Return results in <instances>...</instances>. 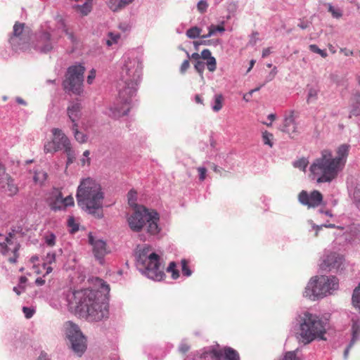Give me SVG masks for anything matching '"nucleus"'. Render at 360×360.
I'll use <instances>...</instances> for the list:
<instances>
[{"mask_svg": "<svg viewBox=\"0 0 360 360\" xmlns=\"http://www.w3.org/2000/svg\"><path fill=\"white\" fill-rule=\"evenodd\" d=\"M352 338L350 344L345 350L344 356L347 358L349 354V350L352 347V345L360 338V321L352 320Z\"/></svg>", "mask_w": 360, "mask_h": 360, "instance_id": "393cba45", "label": "nucleus"}, {"mask_svg": "<svg viewBox=\"0 0 360 360\" xmlns=\"http://www.w3.org/2000/svg\"><path fill=\"white\" fill-rule=\"evenodd\" d=\"M277 73L276 68L274 67L269 75L268 82L272 80Z\"/></svg>", "mask_w": 360, "mask_h": 360, "instance_id": "338daca9", "label": "nucleus"}, {"mask_svg": "<svg viewBox=\"0 0 360 360\" xmlns=\"http://www.w3.org/2000/svg\"><path fill=\"white\" fill-rule=\"evenodd\" d=\"M76 198L78 205L83 210L96 218L103 217L105 193L98 181L91 177L81 179Z\"/></svg>", "mask_w": 360, "mask_h": 360, "instance_id": "7ed1b4c3", "label": "nucleus"}, {"mask_svg": "<svg viewBox=\"0 0 360 360\" xmlns=\"http://www.w3.org/2000/svg\"><path fill=\"white\" fill-rule=\"evenodd\" d=\"M121 36L119 33H114L110 32L108 33L105 44L108 46H112L114 44H117L120 41Z\"/></svg>", "mask_w": 360, "mask_h": 360, "instance_id": "a878e982", "label": "nucleus"}, {"mask_svg": "<svg viewBox=\"0 0 360 360\" xmlns=\"http://www.w3.org/2000/svg\"><path fill=\"white\" fill-rule=\"evenodd\" d=\"M300 335L302 342L308 344L318 338L326 340V326L324 322L316 315L304 312L300 316Z\"/></svg>", "mask_w": 360, "mask_h": 360, "instance_id": "0eeeda50", "label": "nucleus"}, {"mask_svg": "<svg viewBox=\"0 0 360 360\" xmlns=\"http://www.w3.org/2000/svg\"><path fill=\"white\" fill-rule=\"evenodd\" d=\"M0 187L8 195H14L18 192V188L15 184L14 180L6 172L0 174Z\"/></svg>", "mask_w": 360, "mask_h": 360, "instance_id": "a211bd4d", "label": "nucleus"}, {"mask_svg": "<svg viewBox=\"0 0 360 360\" xmlns=\"http://www.w3.org/2000/svg\"><path fill=\"white\" fill-rule=\"evenodd\" d=\"M46 262L49 264L54 262L56 260V255L55 253H48L46 255Z\"/></svg>", "mask_w": 360, "mask_h": 360, "instance_id": "680f3d73", "label": "nucleus"}, {"mask_svg": "<svg viewBox=\"0 0 360 360\" xmlns=\"http://www.w3.org/2000/svg\"><path fill=\"white\" fill-rule=\"evenodd\" d=\"M212 169L213 171L216 173L221 174L223 172H224V169L221 167H218L217 165L213 164L212 166Z\"/></svg>", "mask_w": 360, "mask_h": 360, "instance_id": "0e129e2a", "label": "nucleus"}, {"mask_svg": "<svg viewBox=\"0 0 360 360\" xmlns=\"http://www.w3.org/2000/svg\"><path fill=\"white\" fill-rule=\"evenodd\" d=\"M85 68L81 65L68 68L67 77L63 82L64 88L72 94L79 95L83 91V82Z\"/></svg>", "mask_w": 360, "mask_h": 360, "instance_id": "1a4fd4ad", "label": "nucleus"}, {"mask_svg": "<svg viewBox=\"0 0 360 360\" xmlns=\"http://www.w3.org/2000/svg\"><path fill=\"white\" fill-rule=\"evenodd\" d=\"M261 86H259V87H257L254 89H252L250 90L249 92H248L247 94H244L243 96V99L246 101V102H248L251 100V98H252V94L255 91H257L260 89Z\"/></svg>", "mask_w": 360, "mask_h": 360, "instance_id": "3c124183", "label": "nucleus"}, {"mask_svg": "<svg viewBox=\"0 0 360 360\" xmlns=\"http://www.w3.org/2000/svg\"><path fill=\"white\" fill-rule=\"evenodd\" d=\"M90 151L89 150H85L83 153L84 158L80 160L82 166H84L86 165H89L91 162V159L89 158Z\"/></svg>", "mask_w": 360, "mask_h": 360, "instance_id": "79ce46f5", "label": "nucleus"}, {"mask_svg": "<svg viewBox=\"0 0 360 360\" xmlns=\"http://www.w3.org/2000/svg\"><path fill=\"white\" fill-rule=\"evenodd\" d=\"M310 51L319 54L323 58H326L328 54L325 50L320 49L316 44H311L309 46Z\"/></svg>", "mask_w": 360, "mask_h": 360, "instance_id": "58836bf2", "label": "nucleus"}, {"mask_svg": "<svg viewBox=\"0 0 360 360\" xmlns=\"http://www.w3.org/2000/svg\"><path fill=\"white\" fill-rule=\"evenodd\" d=\"M95 76H96V73H95V71L94 70H92L91 72H90V74L89 75L88 77H87V82L89 84H91L92 83V81L93 79L95 78Z\"/></svg>", "mask_w": 360, "mask_h": 360, "instance_id": "69168bd1", "label": "nucleus"}, {"mask_svg": "<svg viewBox=\"0 0 360 360\" xmlns=\"http://www.w3.org/2000/svg\"><path fill=\"white\" fill-rule=\"evenodd\" d=\"M72 205H74V198L72 195H68L63 198L61 193H59L56 200L51 204V208L53 210H57Z\"/></svg>", "mask_w": 360, "mask_h": 360, "instance_id": "412c9836", "label": "nucleus"}, {"mask_svg": "<svg viewBox=\"0 0 360 360\" xmlns=\"http://www.w3.org/2000/svg\"><path fill=\"white\" fill-rule=\"evenodd\" d=\"M167 271L171 273V276L173 279H177L179 277V270L176 269V264L174 262H171L167 268Z\"/></svg>", "mask_w": 360, "mask_h": 360, "instance_id": "7c9ffc66", "label": "nucleus"}, {"mask_svg": "<svg viewBox=\"0 0 360 360\" xmlns=\"http://www.w3.org/2000/svg\"><path fill=\"white\" fill-rule=\"evenodd\" d=\"M224 97L221 94H217L214 96V104L212 109L214 112L219 111L223 107Z\"/></svg>", "mask_w": 360, "mask_h": 360, "instance_id": "2f4dec72", "label": "nucleus"}, {"mask_svg": "<svg viewBox=\"0 0 360 360\" xmlns=\"http://www.w3.org/2000/svg\"><path fill=\"white\" fill-rule=\"evenodd\" d=\"M195 70L199 72L202 73L205 69V64L202 61H197L195 64Z\"/></svg>", "mask_w": 360, "mask_h": 360, "instance_id": "4d7b16f0", "label": "nucleus"}, {"mask_svg": "<svg viewBox=\"0 0 360 360\" xmlns=\"http://www.w3.org/2000/svg\"><path fill=\"white\" fill-rule=\"evenodd\" d=\"M72 129L74 132V136L77 141L80 143H86L87 141V136L84 133L78 130V124H73Z\"/></svg>", "mask_w": 360, "mask_h": 360, "instance_id": "bb28decb", "label": "nucleus"}, {"mask_svg": "<svg viewBox=\"0 0 360 360\" xmlns=\"http://www.w3.org/2000/svg\"><path fill=\"white\" fill-rule=\"evenodd\" d=\"M202 360H240L238 352L231 347L220 349L219 345L205 348L200 354Z\"/></svg>", "mask_w": 360, "mask_h": 360, "instance_id": "9b49d317", "label": "nucleus"}, {"mask_svg": "<svg viewBox=\"0 0 360 360\" xmlns=\"http://www.w3.org/2000/svg\"><path fill=\"white\" fill-rule=\"evenodd\" d=\"M99 292L84 289L72 292L68 296V305L75 312L86 314L91 321H98L108 316L107 304L100 302Z\"/></svg>", "mask_w": 360, "mask_h": 360, "instance_id": "f257e3e1", "label": "nucleus"}, {"mask_svg": "<svg viewBox=\"0 0 360 360\" xmlns=\"http://www.w3.org/2000/svg\"><path fill=\"white\" fill-rule=\"evenodd\" d=\"M30 37V30L25 27L24 23L17 22L13 26V34L10 38V43L14 50L25 51L29 49Z\"/></svg>", "mask_w": 360, "mask_h": 360, "instance_id": "f8f14e48", "label": "nucleus"}, {"mask_svg": "<svg viewBox=\"0 0 360 360\" xmlns=\"http://www.w3.org/2000/svg\"><path fill=\"white\" fill-rule=\"evenodd\" d=\"M283 360H300L295 352H288L285 353Z\"/></svg>", "mask_w": 360, "mask_h": 360, "instance_id": "8fccbe9b", "label": "nucleus"}, {"mask_svg": "<svg viewBox=\"0 0 360 360\" xmlns=\"http://www.w3.org/2000/svg\"><path fill=\"white\" fill-rule=\"evenodd\" d=\"M282 131L288 134L291 138H294L297 134V127L295 121L293 112H290V115L284 120Z\"/></svg>", "mask_w": 360, "mask_h": 360, "instance_id": "aec40b11", "label": "nucleus"}, {"mask_svg": "<svg viewBox=\"0 0 360 360\" xmlns=\"http://www.w3.org/2000/svg\"><path fill=\"white\" fill-rule=\"evenodd\" d=\"M136 192L133 190H131L127 194L129 205L131 207H134V209H136V206H139L136 203Z\"/></svg>", "mask_w": 360, "mask_h": 360, "instance_id": "e433bc0d", "label": "nucleus"}, {"mask_svg": "<svg viewBox=\"0 0 360 360\" xmlns=\"http://www.w3.org/2000/svg\"><path fill=\"white\" fill-rule=\"evenodd\" d=\"M342 169L328 150H323L321 156L316 159L310 167V171L316 177L317 183L330 182Z\"/></svg>", "mask_w": 360, "mask_h": 360, "instance_id": "20e7f679", "label": "nucleus"}, {"mask_svg": "<svg viewBox=\"0 0 360 360\" xmlns=\"http://www.w3.org/2000/svg\"><path fill=\"white\" fill-rule=\"evenodd\" d=\"M308 164H309V161L307 160V159L304 158H302L296 160L293 163V165L295 167L299 168L300 169L304 171L306 167H307Z\"/></svg>", "mask_w": 360, "mask_h": 360, "instance_id": "c9c22d12", "label": "nucleus"}, {"mask_svg": "<svg viewBox=\"0 0 360 360\" xmlns=\"http://www.w3.org/2000/svg\"><path fill=\"white\" fill-rule=\"evenodd\" d=\"M349 146L347 144H342L340 145L336 151L337 155L335 157H333V158L338 161L340 163V165L343 168L346 160L347 158V156L349 155Z\"/></svg>", "mask_w": 360, "mask_h": 360, "instance_id": "5701e85b", "label": "nucleus"}, {"mask_svg": "<svg viewBox=\"0 0 360 360\" xmlns=\"http://www.w3.org/2000/svg\"><path fill=\"white\" fill-rule=\"evenodd\" d=\"M53 138L51 141L45 143L44 151L45 153H53L60 150L70 142L68 137L58 128H53L51 130Z\"/></svg>", "mask_w": 360, "mask_h": 360, "instance_id": "4468645a", "label": "nucleus"}, {"mask_svg": "<svg viewBox=\"0 0 360 360\" xmlns=\"http://www.w3.org/2000/svg\"><path fill=\"white\" fill-rule=\"evenodd\" d=\"M225 30V28L223 25H211L209 27V32L207 34L201 36L202 38H208L213 35L216 32H222Z\"/></svg>", "mask_w": 360, "mask_h": 360, "instance_id": "473e14b6", "label": "nucleus"}, {"mask_svg": "<svg viewBox=\"0 0 360 360\" xmlns=\"http://www.w3.org/2000/svg\"><path fill=\"white\" fill-rule=\"evenodd\" d=\"M207 69L210 72H214L217 68L216 59L214 57L207 60Z\"/></svg>", "mask_w": 360, "mask_h": 360, "instance_id": "37998d69", "label": "nucleus"}, {"mask_svg": "<svg viewBox=\"0 0 360 360\" xmlns=\"http://www.w3.org/2000/svg\"><path fill=\"white\" fill-rule=\"evenodd\" d=\"M22 311H23V313L25 314V316L27 319H30L34 313V309L27 307H23Z\"/></svg>", "mask_w": 360, "mask_h": 360, "instance_id": "603ef678", "label": "nucleus"}, {"mask_svg": "<svg viewBox=\"0 0 360 360\" xmlns=\"http://www.w3.org/2000/svg\"><path fill=\"white\" fill-rule=\"evenodd\" d=\"M149 247L139 250L136 266L138 269L148 278L160 281L165 276L164 268L160 262V257L155 252H150Z\"/></svg>", "mask_w": 360, "mask_h": 360, "instance_id": "423d86ee", "label": "nucleus"}, {"mask_svg": "<svg viewBox=\"0 0 360 360\" xmlns=\"http://www.w3.org/2000/svg\"><path fill=\"white\" fill-rule=\"evenodd\" d=\"M60 27H61L63 32H64L66 34V35L68 36V37L70 40V41L72 43H75V38L74 34L72 32H70L68 31V30L65 28V26L64 25V24L63 22H61L60 24Z\"/></svg>", "mask_w": 360, "mask_h": 360, "instance_id": "a18cd8bd", "label": "nucleus"}, {"mask_svg": "<svg viewBox=\"0 0 360 360\" xmlns=\"http://www.w3.org/2000/svg\"><path fill=\"white\" fill-rule=\"evenodd\" d=\"M352 304L355 308L360 311V283L354 290L352 295Z\"/></svg>", "mask_w": 360, "mask_h": 360, "instance_id": "c756f323", "label": "nucleus"}, {"mask_svg": "<svg viewBox=\"0 0 360 360\" xmlns=\"http://www.w3.org/2000/svg\"><path fill=\"white\" fill-rule=\"evenodd\" d=\"M63 149L64 150L68 157L67 165H69L75 161L76 158V154L72 148L70 142L67 145V146L63 147Z\"/></svg>", "mask_w": 360, "mask_h": 360, "instance_id": "cd10ccee", "label": "nucleus"}, {"mask_svg": "<svg viewBox=\"0 0 360 360\" xmlns=\"http://www.w3.org/2000/svg\"><path fill=\"white\" fill-rule=\"evenodd\" d=\"M81 110L82 106L79 103H73L68 107V115L72 124H77V121L81 117Z\"/></svg>", "mask_w": 360, "mask_h": 360, "instance_id": "4be33fe9", "label": "nucleus"}, {"mask_svg": "<svg viewBox=\"0 0 360 360\" xmlns=\"http://www.w3.org/2000/svg\"><path fill=\"white\" fill-rule=\"evenodd\" d=\"M201 57L204 60H207L209 58H211L212 57L211 51L209 49L202 50V51L201 52Z\"/></svg>", "mask_w": 360, "mask_h": 360, "instance_id": "13d9d810", "label": "nucleus"}, {"mask_svg": "<svg viewBox=\"0 0 360 360\" xmlns=\"http://www.w3.org/2000/svg\"><path fill=\"white\" fill-rule=\"evenodd\" d=\"M190 67V62L189 60L187 59V60H185L182 64L181 65V67H180V72L181 74H184L187 70Z\"/></svg>", "mask_w": 360, "mask_h": 360, "instance_id": "864d4df0", "label": "nucleus"}, {"mask_svg": "<svg viewBox=\"0 0 360 360\" xmlns=\"http://www.w3.org/2000/svg\"><path fill=\"white\" fill-rule=\"evenodd\" d=\"M65 335L71 343L72 350L81 356L86 349V340L79 327L72 321L64 324Z\"/></svg>", "mask_w": 360, "mask_h": 360, "instance_id": "9d476101", "label": "nucleus"}, {"mask_svg": "<svg viewBox=\"0 0 360 360\" xmlns=\"http://www.w3.org/2000/svg\"><path fill=\"white\" fill-rule=\"evenodd\" d=\"M89 242L93 247L95 257L101 260L107 254L105 242L101 239H96L91 233L89 234Z\"/></svg>", "mask_w": 360, "mask_h": 360, "instance_id": "f3484780", "label": "nucleus"}, {"mask_svg": "<svg viewBox=\"0 0 360 360\" xmlns=\"http://www.w3.org/2000/svg\"><path fill=\"white\" fill-rule=\"evenodd\" d=\"M47 173L43 170H35L33 179L37 184L42 185L47 179Z\"/></svg>", "mask_w": 360, "mask_h": 360, "instance_id": "c85d7f7f", "label": "nucleus"}, {"mask_svg": "<svg viewBox=\"0 0 360 360\" xmlns=\"http://www.w3.org/2000/svg\"><path fill=\"white\" fill-rule=\"evenodd\" d=\"M349 146L347 144H342L340 145L336 151L337 155L335 157H333V158L338 161L340 163V165L343 168L346 160L347 158V156L349 155Z\"/></svg>", "mask_w": 360, "mask_h": 360, "instance_id": "b1692460", "label": "nucleus"}, {"mask_svg": "<svg viewBox=\"0 0 360 360\" xmlns=\"http://www.w3.org/2000/svg\"><path fill=\"white\" fill-rule=\"evenodd\" d=\"M272 139H273L272 134H271L266 131L262 134V139H263L264 143L269 146L270 147L273 146V142L271 141Z\"/></svg>", "mask_w": 360, "mask_h": 360, "instance_id": "ea45409f", "label": "nucleus"}, {"mask_svg": "<svg viewBox=\"0 0 360 360\" xmlns=\"http://www.w3.org/2000/svg\"><path fill=\"white\" fill-rule=\"evenodd\" d=\"M343 258L336 253H331L326 256L321 264L323 270L338 269L342 265Z\"/></svg>", "mask_w": 360, "mask_h": 360, "instance_id": "6ab92c4d", "label": "nucleus"}, {"mask_svg": "<svg viewBox=\"0 0 360 360\" xmlns=\"http://www.w3.org/2000/svg\"><path fill=\"white\" fill-rule=\"evenodd\" d=\"M197 170L199 173V179L200 181H202L206 178V174H207V169L203 167H200L197 168Z\"/></svg>", "mask_w": 360, "mask_h": 360, "instance_id": "09e8293b", "label": "nucleus"}, {"mask_svg": "<svg viewBox=\"0 0 360 360\" xmlns=\"http://www.w3.org/2000/svg\"><path fill=\"white\" fill-rule=\"evenodd\" d=\"M201 29L198 27H193L186 32V36L190 39H195L200 36Z\"/></svg>", "mask_w": 360, "mask_h": 360, "instance_id": "f704fd0d", "label": "nucleus"}, {"mask_svg": "<svg viewBox=\"0 0 360 360\" xmlns=\"http://www.w3.org/2000/svg\"><path fill=\"white\" fill-rule=\"evenodd\" d=\"M27 281V278L25 276H20L19 287L22 288V290H25V287L22 285L25 284Z\"/></svg>", "mask_w": 360, "mask_h": 360, "instance_id": "774afa93", "label": "nucleus"}, {"mask_svg": "<svg viewBox=\"0 0 360 360\" xmlns=\"http://www.w3.org/2000/svg\"><path fill=\"white\" fill-rule=\"evenodd\" d=\"M318 96V91L315 89H310L308 93L307 102L316 100Z\"/></svg>", "mask_w": 360, "mask_h": 360, "instance_id": "c03bdc74", "label": "nucleus"}, {"mask_svg": "<svg viewBox=\"0 0 360 360\" xmlns=\"http://www.w3.org/2000/svg\"><path fill=\"white\" fill-rule=\"evenodd\" d=\"M20 243L16 234L9 233L7 236L0 235V252L8 258L11 263H15L18 257Z\"/></svg>", "mask_w": 360, "mask_h": 360, "instance_id": "ddd939ff", "label": "nucleus"}, {"mask_svg": "<svg viewBox=\"0 0 360 360\" xmlns=\"http://www.w3.org/2000/svg\"><path fill=\"white\" fill-rule=\"evenodd\" d=\"M198 10L201 13H203L206 11L208 4L206 1L205 0H200L198 4Z\"/></svg>", "mask_w": 360, "mask_h": 360, "instance_id": "49530a36", "label": "nucleus"}, {"mask_svg": "<svg viewBox=\"0 0 360 360\" xmlns=\"http://www.w3.org/2000/svg\"><path fill=\"white\" fill-rule=\"evenodd\" d=\"M159 214L154 210H149L144 206H136L134 212L128 217L129 228L134 232H140L144 226L150 235H156L160 228L158 226Z\"/></svg>", "mask_w": 360, "mask_h": 360, "instance_id": "39448f33", "label": "nucleus"}, {"mask_svg": "<svg viewBox=\"0 0 360 360\" xmlns=\"http://www.w3.org/2000/svg\"><path fill=\"white\" fill-rule=\"evenodd\" d=\"M45 243L48 246L53 247L56 245V236L49 233L44 236Z\"/></svg>", "mask_w": 360, "mask_h": 360, "instance_id": "a19ab883", "label": "nucleus"}, {"mask_svg": "<svg viewBox=\"0 0 360 360\" xmlns=\"http://www.w3.org/2000/svg\"><path fill=\"white\" fill-rule=\"evenodd\" d=\"M97 281H98V284H99L101 285V289L104 290L106 292H108L110 291V286L108 284L105 283L101 279L98 278Z\"/></svg>", "mask_w": 360, "mask_h": 360, "instance_id": "6e6d98bb", "label": "nucleus"}, {"mask_svg": "<svg viewBox=\"0 0 360 360\" xmlns=\"http://www.w3.org/2000/svg\"><path fill=\"white\" fill-rule=\"evenodd\" d=\"M79 10L83 15H86L91 11V6L85 3L82 6H79Z\"/></svg>", "mask_w": 360, "mask_h": 360, "instance_id": "de8ad7c7", "label": "nucleus"}, {"mask_svg": "<svg viewBox=\"0 0 360 360\" xmlns=\"http://www.w3.org/2000/svg\"><path fill=\"white\" fill-rule=\"evenodd\" d=\"M181 271L185 276H190L192 274L191 270L188 266V262L185 259L181 260Z\"/></svg>", "mask_w": 360, "mask_h": 360, "instance_id": "4c0bfd02", "label": "nucleus"}, {"mask_svg": "<svg viewBox=\"0 0 360 360\" xmlns=\"http://www.w3.org/2000/svg\"><path fill=\"white\" fill-rule=\"evenodd\" d=\"M68 225L72 228V232H75L78 230L77 225L75 224L74 219L72 217L68 219Z\"/></svg>", "mask_w": 360, "mask_h": 360, "instance_id": "e2e57ef3", "label": "nucleus"}, {"mask_svg": "<svg viewBox=\"0 0 360 360\" xmlns=\"http://www.w3.org/2000/svg\"><path fill=\"white\" fill-rule=\"evenodd\" d=\"M189 349H190V346L186 343H182L179 346V351L182 354H185V353L188 352L189 351Z\"/></svg>", "mask_w": 360, "mask_h": 360, "instance_id": "052dcab7", "label": "nucleus"}, {"mask_svg": "<svg viewBox=\"0 0 360 360\" xmlns=\"http://www.w3.org/2000/svg\"><path fill=\"white\" fill-rule=\"evenodd\" d=\"M142 65L137 58H127L122 70V78L124 87L119 91V98L122 102L121 107L114 106L110 108L111 116L119 118L129 111V101L136 93L135 86L140 78Z\"/></svg>", "mask_w": 360, "mask_h": 360, "instance_id": "f03ea898", "label": "nucleus"}, {"mask_svg": "<svg viewBox=\"0 0 360 360\" xmlns=\"http://www.w3.org/2000/svg\"><path fill=\"white\" fill-rule=\"evenodd\" d=\"M338 286L339 281L335 276H316L308 283L304 295L311 300H315L331 294L338 288Z\"/></svg>", "mask_w": 360, "mask_h": 360, "instance_id": "6e6552de", "label": "nucleus"}, {"mask_svg": "<svg viewBox=\"0 0 360 360\" xmlns=\"http://www.w3.org/2000/svg\"><path fill=\"white\" fill-rule=\"evenodd\" d=\"M118 27L122 32H127V31L130 30L131 25L129 23H127V22H122V23H120Z\"/></svg>", "mask_w": 360, "mask_h": 360, "instance_id": "bf43d9fd", "label": "nucleus"}, {"mask_svg": "<svg viewBox=\"0 0 360 360\" xmlns=\"http://www.w3.org/2000/svg\"><path fill=\"white\" fill-rule=\"evenodd\" d=\"M53 43L49 32L43 31L37 38L34 49L41 53H47L53 49Z\"/></svg>", "mask_w": 360, "mask_h": 360, "instance_id": "dca6fc26", "label": "nucleus"}, {"mask_svg": "<svg viewBox=\"0 0 360 360\" xmlns=\"http://www.w3.org/2000/svg\"><path fill=\"white\" fill-rule=\"evenodd\" d=\"M328 11L330 12L333 16L335 18H338L342 16V13L339 11L335 10V8L331 5H330L328 7Z\"/></svg>", "mask_w": 360, "mask_h": 360, "instance_id": "5fc2aeb1", "label": "nucleus"}, {"mask_svg": "<svg viewBox=\"0 0 360 360\" xmlns=\"http://www.w3.org/2000/svg\"><path fill=\"white\" fill-rule=\"evenodd\" d=\"M323 199V197L321 193L316 190L311 193L303 190L298 194L299 202L308 208L319 207L322 203Z\"/></svg>", "mask_w": 360, "mask_h": 360, "instance_id": "2eb2a0df", "label": "nucleus"}, {"mask_svg": "<svg viewBox=\"0 0 360 360\" xmlns=\"http://www.w3.org/2000/svg\"><path fill=\"white\" fill-rule=\"evenodd\" d=\"M109 7L112 11L115 12L122 9L125 7V5H122V0H110Z\"/></svg>", "mask_w": 360, "mask_h": 360, "instance_id": "72a5a7b5", "label": "nucleus"}]
</instances>
